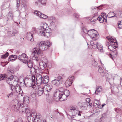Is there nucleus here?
Returning <instances> with one entry per match:
<instances>
[{
	"mask_svg": "<svg viewBox=\"0 0 122 122\" xmlns=\"http://www.w3.org/2000/svg\"><path fill=\"white\" fill-rule=\"evenodd\" d=\"M49 80V78L48 76H46L44 77L43 79V82L42 83L46 84L47 83Z\"/></svg>",
	"mask_w": 122,
	"mask_h": 122,
	"instance_id": "obj_32",
	"label": "nucleus"
},
{
	"mask_svg": "<svg viewBox=\"0 0 122 122\" xmlns=\"http://www.w3.org/2000/svg\"><path fill=\"white\" fill-rule=\"evenodd\" d=\"M37 90L44 91H45V90H44V87H40L38 88Z\"/></svg>",
	"mask_w": 122,
	"mask_h": 122,
	"instance_id": "obj_47",
	"label": "nucleus"
},
{
	"mask_svg": "<svg viewBox=\"0 0 122 122\" xmlns=\"http://www.w3.org/2000/svg\"><path fill=\"white\" fill-rule=\"evenodd\" d=\"M70 92L69 90H65L63 92V94L68 97L70 95Z\"/></svg>",
	"mask_w": 122,
	"mask_h": 122,
	"instance_id": "obj_41",
	"label": "nucleus"
},
{
	"mask_svg": "<svg viewBox=\"0 0 122 122\" xmlns=\"http://www.w3.org/2000/svg\"><path fill=\"white\" fill-rule=\"evenodd\" d=\"M18 78L15 76L13 75L10 76L7 80L6 82L9 85H12V84L14 85H17L18 83Z\"/></svg>",
	"mask_w": 122,
	"mask_h": 122,
	"instance_id": "obj_3",
	"label": "nucleus"
},
{
	"mask_svg": "<svg viewBox=\"0 0 122 122\" xmlns=\"http://www.w3.org/2000/svg\"><path fill=\"white\" fill-rule=\"evenodd\" d=\"M107 74V73H105L103 72H102L101 73V75L103 76H105Z\"/></svg>",
	"mask_w": 122,
	"mask_h": 122,
	"instance_id": "obj_59",
	"label": "nucleus"
},
{
	"mask_svg": "<svg viewBox=\"0 0 122 122\" xmlns=\"http://www.w3.org/2000/svg\"><path fill=\"white\" fill-rule=\"evenodd\" d=\"M4 16H5L3 15V14L2 13H1V15L0 17V19H2L4 18Z\"/></svg>",
	"mask_w": 122,
	"mask_h": 122,
	"instance_id": "obj_64",
	"label": "nucleus"
},
{
	"mask_svg": "<svg viewBox=\"0 0 122 122\" xmlns=\"http://www.w3.org/2000/svg\"><path fill=\"white\" fill-rule=\"evenodd\" d=\"M58 91H59L58 90H56V91L55 92L54 96V99L56 101H59L61 96L60 93H59Z\"/></svg>",
	"mask_w": 122,
	"mask_h": 122,
	"instance_id": "obj_16",
	"label": "nucleus"
},
{
	"mask_svg": "<svg viewBox=\"0 0 122 122\" xmlns=\"http://www.w3.org/2000/svg\"><path fill=\"white\" fill-rule=\"evenodd\" d=\"M36 79L37 83L41 84L43 82V79L40 74H38L36 75Z\"/></svg>",
	"mask_w": 122,
	"mask_h": 122,
	"instance_id": "obj_19",
	"label": "nucleus"
},
{
	"mask_svg": "<svg viewBox=\"0 0 122 122\" xmlns=\"http://www.w3.org/2000/svg\"><path fill=\"white\" fill-rule=\"evenodd\" d=\"M116 14L113 12H110L107 15V16L109 18H112L116 16Z\"/></svg>",
	"mask_w": 122,
	"mask_h": 122,
	"instance_id": "obj_33",
	"label": "nucleus"
},
{
	"mask_svg": "<svg viewBox=\"0 0 122 122\" xmlns=\"http://www.w3.org/2000/svg\"><path fill=\"white\" fill-rule=\"evenodd\" d=\"M48 20H52L53 21L54 20H55V18L53 17H48L47 18Z\"/></svg>",
	"mask_w": 122,
	"mask_h": 122,
	"instance_id": "obj_48",
	"label": "nucleus"
},
{
	"mask_svg": "<svg viewBox=\"0 0 122 122\" xmlns=\"http://www.w3.org/2000/svg\"><path fill=\"white\" fill-rule=\"evenodd\" d=\"M13 17V13L12 11L9 12L7 16V21L11 20H12Z\"/></svg>",
	"mask_w": 122,
	"mask_h": 122,
	"instance_id": "obj_23",
	"label": "nucleus"
},
{
	"mask_svg": "<svg viewBox=\"0 0 122 122\" xmlns=\"http://www.w3.org/2000/svg\"><path fill=\"white\" fill-rule=\"evenodd\" d=\"M52 85L51 84H47L44 86V89L46 92H49L53 88Z\"/></svg>",
	"mask_w": 122,
	"mask_h": 122,
	"instance_id": "obj_18",
	"label": "nucleus"
},
{
	"mask_svg": "<svg viewBox=\"0 0 122 122\" xmlns=\"http://www.w3.org/2000/svg\"><path fill=\"white\" fill-rule=\"evenodd\" d=\"M87 34L92 40H97L98 38V32L94 29L88 31Z\"/></svg>",
	"mask_w": 122,
	"mask_h": 122,
	"instance_id": "obj_6",
	"label": "nucleus"
},
{
	"mask_svg": "<svg viewBox=\"0 0 122 122\" xmlns=\"http://www.w3.org/2000/svg\"><path fill=\"white\" fill-rule=\"evenodd\" d=\"M20 107L19 111L21 113H25L28 116V113H30V110L29 108L28 105L21 104L20 105Z\"/></svg>",
	"mask_w": 122,
	"mask_h": 122,
	"instance_id": "obj_5",
	"label": "nucleus"
},
{
	"mask_svg": "<svg viewBox=\"0 0 122 122\" xmlns=\"http://www.w3.org/2000/svg\"><path fill=\"white\" fill-rule=\"evenodd\" d=\"M61 95V97H60L59 101H62L66 100L67 99V97H68L66 96L64 94H63Z\"/></svg>",
	"mask_w": 122,
	"mask_h": 122,
	"instance_id": "obj_31",
	"label": "nucleus"
},
{
	"mask_svg": "<svg viewBox=\"0 0 122 122\" xmlns=\"http://www.w3.org/2000/svg\"><path fill=\"white\" fill-rule=\"evenodd\" d=\"M48 28V26L46 23H42L41 26L37 28V33L40 36H43Z\"/></svg>",
	"mask_w": 122,
	"mask_h": 122,
	"instance_id": "obj_2",
	"label": "nucleus"
},
{
	"mask_svg": "<svg viewBox=\"0 0 122 122\" xmlns=\"http://www.w3.org/2000/svg\"><path fill=\"white\" fill-rule=\"evenodd\" d=\"M12 55H11L9 57L8 59L9 61H11L12 60H14V59H13V58H12Z\"/></svg>",
	"mask_w": 122,
	"mask_h": 122,
	"instance_id": "obj_56",
	"label": "nucleus"
},
{
	"mask_svg": "<svg viewBox=\"0 0 122 122\" xmlns=\"http://www.w3.org/2000/svg\"><path fill=\"white\" fill-rule=\"evenodd\" d=\"M18 59L21 61L26 63L28 59V56L25 54L23 53L19 56Z\"/></svg>",
	"mask_w": 122,
	"mask_h": 122,
	"instance_id": "obj_14",
	"label": "nucleus"
},
{
	"mask_svg": "<svg viewBox=\"0 0 122 122\" xmlns=\"http://www.w3.org/2000/svg\"><path fill=\"white\" fill-rule=\"evenodd\" d=\"M87 104L86 102H82V105L80 106V108L83 110L86 109L87 107Z\"/></svg>",
	"mask_w": 122,
	"mask_h": 122,
	"instance_id": "obj_22",
	"label": "nucleus"
},
{
	"mask_svg": "<svg viewBox=\"0 0 122 122\" xmlns=\"http://www.w3.org/2000/svg\"><path fill=\"white\" fill-rule=\"evenodd\" d=\"M98 71L99 73H101L103 72V70L102 67H99V68Z\"/></svg>",
	"mask_w": 122,
	"mask_h": 122,
	"instance_id": "obj_53",
	"label": "nucleus"
},
{
	"mask_svg": "<svg viewBox=\"0 0 122 122\" xmlns=\"http://www.w3.org/2000/svg\"><path fill=\"white\" fill-rule=\"evenodd\" d=\"M121 87L120 85L118 84H116L114 86L113 91L114 92H119V87Z\"/></svg>",
	"mask_w": 122,
	"mask_h": 122,
	"instance_id": "obj_26",
	"label": "nucleus"
},
{
	"mask_svg": "<svg viewBox=\"0 0 122 122\" xmlns=\"http://www.w3.org/2000/svg\"><path fill=\"white\" fill-rule=\"evenodd\" d=\"M42 59V62H40V65L41 68H42L43 67L44 69L47 67L48 61L47 58L46 57L43 58Z\"/></svg>",
	"mask_w": 122,
	"mask_h": 122,
	"instance_id": "obj_12",
	"label": "nucleus"
},
{
	"mask_svg": "<svg viewBox=\"0 0 122 122\" xmlns=\"http://www.w3.org/2000/svg\"><path fill=\"white\" fill-rule=\"evenodd\" d=\"M27 66L29 68H30V72H32V70L34 69L33 67L32 62L31 60H29L28 61H27L26 62Z\"/></svg>",
	"mask_w": 122,
	"mask_h": 122,
	"instance_id": "obj_21",
	"label": "nucleus"
},
{
	"mask_svg": "<svg viewBox=\"0 0 122 122\" xmlns=\"http://www.w3.org/2000/svg\"><path fill=\"white\" fill-rule=\"evenodd\" d=\"M103 5H101L100 6H99L98 7H95L97 8V9L98 8H99V9L100 10L102 9L103 8Z\"/></svg>",
	"mask_w": 122,
	"mask_h": 122,
	"instance_id": "obj_57",
	"label": "nucleus"
},
{
	"mask_svg": "<svg viewBox=\"0 0 122 122\" xmlns=\"http://www.w3.org/2000/svg\"><path fill=\"white\" fill-rule=\"evenodd\" d=\"M51 31L50 29H47V30H46L44 33V35L42 36H44L45 37L48 38L51 35Z\"/></svg>",
	"mask_w": 122,
	"mask_h": 122,
	"instance_id": "obj_20",
	"label": "nucleus"
},
{
	"mask_svg": "<svg viewBox=\"0 0 122 122\" xmlns=\"http://www.w3.org/2000/svg\"><path fill=\"white\" fill-rule=\"evenodd\" d=\"M50 43L49 41L41 42L38 43L36 45V47L34 48V49L32 52L31 57L33 60L38 61L40 59L39 56H41L43 54L42 51L47 49L50 46Z\"/></svg>",
	"mask_w": 122,
	"mask_h": 122,
	"instance_id": "obj_1",
	"label": "nucleus"
},
{
	"mask_svg": "<svg viewBox=\"0 0 122 122\" xmlns=\"http://www.w3.org/2000/svg\"><path fill=\"white\" fill-rule=\"evenodd\" d=\"M93 105L95 106L97 105L98 106L100 105V102L98 100L95 99L94 100V102L93 103Z\"/></svg>",
	"mask_w": 122,
	"mask_h": 122,
	"instance_id": "obj_36",
	"label": "nucleus"
},
{
	"mask_svg": "<svg viewBox=\"0 0 122 122\" xmlns=\"http://www.w3.org/2000/svg\"><path fill=\"white\" fill-rule=\"evenodd\" d=\"M97 19H98V20L100 22L102 23L104 22V20L105 18L102 17H100L99 16L97 18Z\"/></svg>",
	"mask_w": 122,
	"mask_h": 122,
	"instance_id": "obj_38",
	"label": "nucleus"
},
{
	"mask_svg": "<svg viewBox=\"0 0 122 122\" xmlns=\"http://www.w3.org/2000/svg\"><path fill=\"white\" fill-rule=\"evenodd\" d=\"M35 118H37L39 119H40L41 120L42 119L41 116V115L39 113H36Z\"/></svg>",
	"mask_w": 122,
	"mask_h": 122,
	"instance_id": "obj_39",
	"label": "nucleus"
},
{
	"mask_svg": "<svg viewBox=\"0 0 122 122\" xmlns=\"http://www.w3.org/2000/svg\"><path fill=\"white\" fill-rule=\"evenodd\" d=\"M74 17L76 18H78L79 17V15L77 14H75L74 15Z\"/></svg>",
	"mask_w": 122,
	"mask_h": 122,
	"instance_id": "obj_63",
	"label": "nucleus"
},
{
	"mask_svg": "<svg viewBox=\"0 0 122 122\" xmlns=\"http://www.w3.org/2000/svg\"><path fill=\"white\" fill-rule=\"evenodd\" d=\"M13 92H11L9 95H7V97L9 98L13 97Z\"/></svg>",
	"mask_w": 122,
	"mask_h": 122,
	"instance_id": "obj_51",
	"label": "nucleus"
},
{
	"mask_svg": "<svg viewBox=\"0 0 122 122\" xmlns=\"http://www.w3.org/2000/svg\"><path fill=\"white\" fill-rule=\"evenodd\" d=\"M118 16L119 17H122V11H119L118 13Z\"/></svg>",
	"mask_w": 122,
	"mask_h": 122,
	"instance_id": "obj_49",
	"label": "nucleus"
},
{
	"mask_svg": "<svg viewBox=\"0 0 122 122\" xmlns=\"http://www.w3.org/2000/svg\"><path fill=\"white\" fill-rule=\"evenodd\" d=\"M12 108L14 109V111H19L21 104L19 103L16 100H14L12 101Z\"/></svg>",
	"mask_w": 122,
	"mask_h": 122,
	"instance_id": "obj_9",
	"label": "nucleus"
},
{
	"mask_svg": "<svg viewBox=\"0 0 122 122\" xmlns=\"http://www.w3.org/2000/svg\"><path fill=\"white\" fill-rule=\"evenodd\" d=\"M82 31L84 32V33H87V34L88 31H87V30L85 28L83 27L82 29Z\"/></svg>",
	"mask_w": 122,
	"mask_h": 122,
	"instance_id": "obj_50",
	"label": "nucleus"
},
{
	"mask_svg": "<svg viewBox=\"0 0 122 122\" xmlns=\"http://www.w3.org/2000/svg\"><path fill=\"white\" fill-rule=\"evenodd\" d=\"M69 115V116L71 118V119H72L74 118H75L76 117V115Z\"/></svg>",
	"mask_w": 122,
	"mask_h": 122,
	"instance_id": "obj_61",
	"label": "nucleus"
},
{
	"mask_svg": "<svg viewBox=\"0 0 122 122\" xmlns=\"http://www.w3.org/2000/svg\"><path fill=\"white\" fill-rule=\"evenodd\" d=\"M36 113H32V114L30 112V113L29 112L28 113V115H29V116H32V117H35Z\"/></svg>",
	"mask_w": 122,
	"mask_h": 122,
	"instance_id": "obj_45",
	"label": "nucleus"
},
{
	"mask_svg": "<svg viewBox=\"0 0 122 122\" xmlns=\"http://www.w3.org/2000/svg\"><path fill=\"white\" fill-rule=\"evenodd\" d=\"M9 72L12 75L14 73V71L10 69L9 71Z\"/></svg>",
	"mask_w": 122,
	"mask_h": 122,
	"instance_id": "obj_62",
	"label": "nucleus"
},
{
	"mask_svg": "<svg viewBox=\"0 0 122 122\" xmlns=\"http://www.w3.org/2000/svg\"><path fill=\"white\" fill-rule=\"evenodd\" d=\"M37 29L35 27H33L32 29V31L31 33L30 34V39H28L29 40H30V41L31 42L34 41L33 37L34 35L36 32L37 33Z\"/></svg>",
	"mask_w": 122,
	"mask_h": 122,
	"instance_id": "obj_13",
	"label": "nucleus"
},
{
	"mask_svg": "<svg viewBox=\"0 0 122 122\" xmlns=\"http://www.w3.org/2000/svg\"><path fill=\"white\" fill-rule=\"evenodd\" d=\"M96 16H93V17L90 20L89 19V20L88 23H91L92 24H94V22L97 20L96 19H95Z\"/></svg>",
	"mask_w": 122,
	"mask_h": 122,
	"instance_id": "obj_30",
	"label": "nucleus"
},
{
	"mask_svg": "<svg viewBox=\"0 0 122 122\" xmlns=\"http://www.w3.org/2000/svg\"><path fill=\"white\" fill-rule=\"evenodd\" d=\"M39 2L41 4L44 5L47 2V0H38Z\"/></svg>",
	"mask_w": 122,
	"mask_h": 122,
	"instance_id": "obj_42",
	"label": "nucleus"
},
{
	"mask_svg": "<svg viewBox=\"0 0 122 122\" xmlns=\"http://www.w3.org/2000/svg\"><path fill=\"white\" fill-rule=\"evenodd\" d=\"M9 54L8 52H6V53L4 55H1V58L3 59H5L9 55Z\"/></svg>",
	"mask_w": 122,
	"mask_h": 122,
	"instance_id": "obj_40",
	"label": "nucleus"
},
{
	"mask_svg": "<svg viewBox=\"0 0 122 122\" xmlns=\"http://www.w3.org/2000/svg\"><path fill=\"white\" fill-rule=\"evenodd\" d=\"M43 93H44L46 95H49V94L48 93H46V91H44L37 90L36 92V94L40 96Z\"/></svg>",
	"mask_w": 122,
	"mask_h": 122,
	"instance_id": "obj_28",
	"label": "nucleus"
},
{
	"mask_svg": "<svg viewBox=\"0 0 122 122\" xmlns=\"http://www.w3.org/2000/svg\"><path fill=\"white\" fill-rule=\"evenodd\" d=\"M34 14L36 15L39 16L41 18L44 19H46L48 16L46 15L41 13L40 12L37 10L35 11L34 12Z\"/></svg>",
	"mask_w": 122,
	"mask_h": 122,
	"instance_id": "obj_15",
	"label": "nucleus"
},
{
	"mask_svg": "<svg viewBox=\"0 0 122 122\" xmlns=\"http://www.w3.org/2000/svg\"><path fill=\"white\" fill-rule=\"evenodd\" d=\"M61 76H58L56 79L52 81V83L57 87L59 86L62 83L63 80Z\"/></svg>",
	"mask_w": 122,
	"mask_h": 122,
	"instance_id": "obj_7",
	"label": "nucleus"
},
{
	"mask_svg": "<svg viewBox=\"0 0 122 122\" xmlns=\"http://www.w3.org/2000/svg\"><path fill=\"white\" fill-rule=\"evenodd\" d=\"M74 80V77L72 76H70L66 81L65 85L66 87H69L72 84V83Z\"/></svg>",
	"mask_w": 122,
	"mask_h": 122,
	"instance_id": "obj_10",
	"label": "nucleus"
},
{
	"mask_svg": "<svg viewBox=\"0 0 122 122\" xmlns=\"http://www.w3.org/2000/svg\"><path fill=\"white\" fill-rule=\"evenodd\" d=\"M117 24L118 26V28L120 29H121L122 28V21L118 22Z\"/></svg>",
	"mask_w": 122,
	"mask_h": 122,
	"instance_id": "obj_43",
	"label": "nucleus"
},
{
	"mask_svg": "<svg viewBox=\"0 0 122 122\" xmlns=\"http://www.w3.org/2000/svg\"><path fill=\"white\" fill-rule=\"evenodd\" d=\"M92 65L94 66H97V63L95 60H94L92 62Z\"/></svg>",
	"mask_w": 122,
	"mask_h": 122,
	"instance_id": "obj_54",
	"label": "nucleus"
},
{
	"mask_svg": "<svg viewBox=\"0 0 122 122\" xmlns=\"http://www.w3.org/2000/svg\"><path fill=\"white\" fill-rule=\"evenodd\" d=\"M35 76H34L32 78V83H34V84L36 83V81L35 80ZM31 86L32 88H34V87H35L36 86V85H35V84H32V83H31Z\"/></svg>",
	"mask_w": 122,
	"mask_h": 122,
	"instance_id": "obj_35",
	"label": "nucleus"
},
{
	"mask_svg": "<svg viewBox=\"0 0 122 122\" xmlns=\"http://www.w3.org/2000/svg\"><path fill=\"white\" fill-rule=\"evenodd\" d=\"M6 76L5 75L1 74L0 75V81H1L5 79Z\"/></svg>",
	"mask_w": 122,
	"mask_h": 122,
	"instance_id": "obj_44",
	"label": "nucleus"
},
{
	"mask_svg": "<svg viewBox=\"0 0 122 122\" xmlns=\"http://www.w3.org/2000/svg\"><path fill=\"white\" fill-rule=\"evenodd\" d=\"M79 112L78 107L76 106H70L68 108V112L70 114L76 115Z\"/></svg>",
	"mask_w": 122,
	"mask_h": 122,
	"instance_id": "obj_8",
	"label": "nucleus"
},
{
	"mask_svg": "<svg viewBox=\"0 0 122 122\" xmlns=\"http://www.w3.org/2000/svg\"><path fill=\"white\" fill-rule=\"evenodd\" d=\"M20 0H17V7H19L20 6L19 3Z\"/></svg>",
	"mask_w": 122,
	"mask_h": 122,
	"instance_id": "obj_58",
	"label": "nucleus"
},
{
	"mask_svg": "<svg viewBox=\"0 0 122 122\" xmlns=\"http://www.w3.org/2000/svg\"><path fill=\"white\" fill-rule=\"evenodd\" d=\"M56 90H58L59 91H58L59 93H60L61 95L63 94V92L65 90L64 89V88H59V89H57Z\"/></svg>",
	"mask_w": 122,
	"mask_h": 122,
	"instance_id": "obj_37",
	"label": "nucleus"
},
{
	"mask_svg": "<svg viewBox=\"0 0 122 122\" xmlns=\"http://www.w3.org/2000/svg\"><path fill=\"white\" fill-rule=\"evenodd\" d=\"M50 27L53 29H55L56 27L55 24V22L52 21L50 23Z\"/></svg>",
	"mask_w": 122,
	"mask_h": 122,
	"instance_id": "obj_34",
	"label": "nucleus"
},
{
	"mask_svg": "<svg viewBox=\"0 0 122 122\" xmlns=\"http://www.w3.org/2000/svg\"><path fill=\"white\" fill-rule=\"evenodd\" d=\"M108 49L110 51H113V52L115 53V55H114L115 56H116V54L117 53V51L116 50V48L115 47V45L114 44L113 45V44L111 43V44H109V46H108Z\"/></svg>",
	"mask_w": 122,
	"mask_h": 122,
	"instance_id": "obj_17",
	"label": "nucleus"
},
{
	"mask_svg": "<svg viewBox=\"0 0 122 122\" xmlns=\"http://www.w3.org/2000/svg\"><path fill=\"white\" fill-rule=\"evenodd\" d=\"M117 53L116 54V56H115L114 55H115V53L113 52V51H112V53L110 54L109 53H106V54L110 58H112V59H113V57H116L117 56Z\"/></svg>",
	"mask_w": 122,
	"mask_h": 122,
	"instance_id": "obj_27",
	"label": "nucleus"
},
{
	"mask_svg": "<svg viewBox=\"0 0 122 122\" xmlns=\"http://www.w3.org/2000/svg\"><path fill=\"white\" fill-rule=\"evenodd\" d=\"M14 122H24L21 118H19L17 121Z\"/></svg>",
	"mask_w": 122,
	"mask_h": 122,
	"instance_id": "obj_46",
	"label": "nucleus"
},
{
	"mask_svg": "<svg viewBox=\"0 0 122 122\" xmlns=\"http://www.w3.org/2000/svg\"><path fill=\"white\" fill-rule=\"evenodd\" d=\"M106 38L109 41H111L112 43L113 44V45H114V44L115 47H118V45L116 39L112 36H107Z\"/></svg>",
	"mask_w": 122,
	"mask_h": 122,
	"instance_id": "obj_11",
	"label": "nucleus"
},
{
	"mask_svg": "<svg viewBox=\"0 0 122 122\" xmlns=\"http://www.w3.org/2000/svg\"><path fill=\"white\" fill-rule=\"evenodd\" d=\"M29 103V98L28 97H26L23 98V103L24 104L27 105Z\"/></svg>",
	"mask_w": 122,
	"mask_h": 122,
	"instance_id": "obj_24",
	"label": "nucleus"
},
{
	"mask_svg": "<svg viewBox=\"0 0 122 122\" xmlns=\"http://www.w3.org/2000/svg\"><path fill=\"white\" fill-rule=\"evenodd\" d=\"M14 84H12V85H10V87L12 90H13L14 89H15V86H14Z\"/></svg>",
	"mask_w": 122,
	"mask_h": 122,
	"instance_id": "obj_52",
	"label": "nucleus"
},
{
	"mask_svg": "<svg viewBox=\"0 0 122 122\" xmlns=\"http://www.w3.org/2000/svg\"><path fill=\"white\" fill-rule=\"evenodd\" d=\"M106 15V14L105 13H102L101 14V15L100 16H100V17H104V16H105Z\"/></svg>",
	"mask_w": 122,
	"mask_h": 122,
	"instance_id": "obj_60",
	"label": "nucleus"
},
{
	"mask_svg": "<svg viewBox=\"0 0 122 122\" xmlns=\"http://www.w3.org/2000/svg\"><path fill=\"white\" fill-rule=\"evenodd\" d=\"M102 91V87L100 86H97V87L95 93L96 94H98L99 93L101 92Z\"/></svg>",
	"mask_w": 122,
	"mask_h": 122,
	"instance_id": "obj_25",
	"label": "nucleus"
},
{
	"mask_svg": "<svg viewBox=\"0 0 122 122\" xmlns=\"http://www.w3.org/2000/svg\"><path fill=\"white\" fill-rule=\"evenodd\" d=\"M42 120H41L40 119H38L37 118H36L35 120L33 122H41Z\"/></svg>",
	"mask_w": 122,
	"mask_h": 122,
	"instance_id": "obj_55",
	"label": "nucleus"
},
{
	"mask_svg": "<svg viewBox=\"0 0 122 122\" xmlns=\"http://www.w3.org/2000/svg\"><path fill=\"white\" fill-rule=\"evenodd\" d=\"M27 119L28 121L30 122H33L35 121L36 118L34 117H32V116L29 115L27 116Z\"/></svg>",
	"mask_w": 122,
	"mask_h": 122,
	"instance_id": "obj_29",
	"label": "nucleus"
},
{
	"mask_svg": "<svg viewBox=\"0 0 122 122\" xmlns=\"http://www.w3.org/2000/svg\"><path fill=\"white\" fill-rule=\"evenodd\" d=\"M90 43L93 49H95L97 48L98 49V51H100V52H102L103 51V46L99 42H96L91 41H90Z\"/></svg>",
	"mask_w": 122,
	"mask_h": 122,
	"instance_id": "obj_4",
	"label": "nucleus"
}]
</instances>
